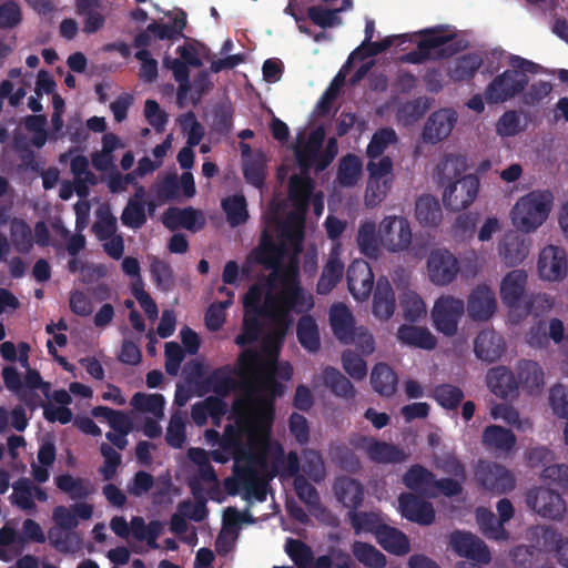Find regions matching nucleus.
Wrapping results in <instances>:
<instances>
[{
    "label": "nucleus",
    "mask_w": 568,
    "mask_h": 568,
    "mask_svg": "<svg viewBox=\"0 0 568 568\" xmlns=\"http://www.w3.org/2000/svg\"><path fill=\"white\" fill-rule=\"evenodd\" d=\"M403 316L408 322H417L426 315V305L423 298L413 291L404 292L399 298Z\"/></svg>",
    "instance_id": "obj_53"
},
{
    "label": "nucleus",
    "mask_w": 568,
    "mask_h": 568,
    "mask_svg": "<svg viewBox=\"0 0 568 568\" xmlns=\"http://www.w3.org/2000/svg\"><path fill=\"white\" fill-rule=\"evenodd\" d=\"M429 280L437 286L450 284L458 275V258L446 248L433 250L427 260Z\"/></svg>",
    "instance_id": "obj_11"
},
{
    "label": "nucleus",
    "mask_w": 568,
    "mask_h": 568,
    "mask_svg": "<svg viewBox=\"0 0 568 568\" xmlns=\"http://www.w3.org/2000/svg\"><path fill=\"white\" fill-rule=\"evenodd\" d=\"M324 385L337 397L353 399L356 390L351 381L337 368L327 366L323 371Z\"/></svg>",
    "instance_id": "obj_42"
},
{
    "label": "nucleus",
    "mask_w": 568,
    "mask_h": 568,
    "mask_svg": "<svg viewBox=\"0 0 568 568\" xmlns=\"http://www.w3.org/2000/svg\"><path fill=\"white\" fill-rule=\"evenodd\" d=\"M449 545L459 556L481 564H488L491 559L486 544L471 532L456 530L450 534Z\"/></svg>",
    "instance_id": "obj_17"
},
{
    "label": "nucleus",
    "mask_w": 568,
    "mask_h": 568,
    "mask_svg": "<svg viewBox=\"0 0 568 568\" xmlns=\"http://www.w3.org/2000/svg\"><path fill=\"white\" fill-rule=\"evenodd\" d=\"M476 477L480 485L493 493L505 494L515 488L514 475L497 463H483L479 465Z\"/></svg>",
    "instance_id": "obj_14"
},
{
    "label": "nucleus",
    "mask_w": 568,
    "mask_h": 568,
    "mask_svg": "<svg viewBox=\"0 0 568 568\" xmlns=\"http://www.w3.org/2000/svg\"><path fill=\"white\" fill-rule=\"evenodd\" d=\"M296 337L301 346L308 353H316L321 348L318 325L312 315L304 313L298 318Z\"/></svg>",
    "instance_id": "obj_35"
},
{
    "label": "nucleus",
    "mask_w": 568,
    "mask_h": 568,
    "mask_svg": "<svg viewBox=\"0 0 568 568\" xmlns=\"http://www.w3.org/2000/svg\"><path fill=\"white\" fill-rule=\"evenodd\" d=\"M329 324L334 336L342 343L347 344L348 336L354 333L355 321L349 308L342 304H334L329 310Z\"/></svg>",
    "instance_id": "obj_32"
},
{
    "label": "nucleus",
    "mask_w": 568,
    "mask_h": 568,
    "mask_svg": "<svg viewBox=\"0 0 568 568\" xmlns=\"http://www.w3.org/2000/svg\"><path fill=\"white\" fill-rule=\"evenodd\" d=\"M479 190V179L474 174L463 175L446 185L443 202L447 210L458 212L468 207L476 199Z\"/></svg>",
    "instance_id": "obj_10"
},
{
    "label": "nucleus",
    "mask_w": 568,
    "mask_h": 568,
    "mask_svg": "<svg viewBox=\"0 0 568 568\" xmlns=\"http://www.w3.org/2000/svg\"><path fill=\"white\" fill-rule=\"evenodd\" d=\"M483 444L495 450L509 452L516 444L513 430L498 425H490L483 432Z\"/></svg>",
    "instance_id": "obj_40"
},
{
    "label": "nucleus",
    "mask_w": 568,
    "mask_h": 568,
    "mask_svg": "<svg viewBox=\"0 0 568 568\" xmlns=\"http://www.w3.org/2000/svg\"><path fill=\"white\" fill-rule=\"evenodd\" d=\"M381 244L392 253L408 251L413 233L408 220L404 216H386L378 230Z\"/></svg>",
    "instance_id": "obj_6"
},
{
    "label": "nucleus",
    "mask_w": 568,
    "mask_h": 568,
    "mask_svg": "<svg viewBox=\"0 0 568 568\" xmlns=\"http://www.w3.org/2000/svg\"><path fill=\"white\" fill-rule=\"evenodd\" d=\"M415 217L422 226H437L443 217L438 200L430 194L418 196L415 203Z\"/></svg>",
    "instance_id": "obj_36"
},
{
    "label": "nucleus",
    "mask_w": 568,
    "mask_h": 568,
    "mask_svg": "<svg viewBox=\"0 0 568 568\" xmlns=\"http://www.w3.org/2000/svg\"><path fill=\"white\" fill-rule=\"evenodd\" d=\"M347 286L351 294L358 301L367 298L373 290L374 275L367 262L355 260L346 272Z\"/></svg>",
    "instance_id": "obj_20"
},
{
    "label": "nucleus",
    "mask_w": 568,
    "mask_h": 568,
    "mask_svg": "<svg viewBox=\"0 0 568 568\" xmlns=\"http://www.w3.org/2000/svg\"><path fill=\"white\" fill-rule=\"evenodd\" d=\"M466 170V160L462 155L447 154L436 166V175L440 185H448L460 179Z\"/></svg>",
    "instance_id": "obj_41"
},
{
    "label": "nucleus",
    "mask_w": 568,
    "mask_h": 568,
    "mask_svg": "<svg viewBox=\"0 0 568 568\" xmlns=\"http://www.w3.org/2000/svg\"><path fill=\"white\" fill-rule=\"evenodd\" d=\"M278 283L280 288L267 292L271 306L270 321L274 324V336L282 342L293 324L292 312L308 313L314 307L313 296L301 285L300 268L296 262L285 265L280 273H271L267 278L270 287Z\"/></svg>",
    "instance_id": "obj_3"
},
{
    "label": "nucleus",
    "mask_w": 568,
    "mask_h": 568,
    "mask_svg": "<svg viewBox=\"0 0 568 568\" xmlns=\"http://www.w3.org/2000/svg\"><path fill=\"white\" fill-rule=\"evenodd\" d=\"M549 405L552 413L568 420V387L556 384L549 392Z\"/></svg>",
    "instance_id": "obj_64"
},
{
    "label": "nucleus",
    "mask_w": 568,
    "mask_h": 568,
    "mask_svg": "<svg viewBox=\"0 0 568 568\" xmlns=\"http://www.w3.org/2000/svg\"><path fill=\"white\" fill-rule=\"evenodd\" d=\"M344 274L343 262L335 256H331L322 270V274L316 284V292L326 295L341 282Z\"/></svg>",
    "instance_id": "obj_43"
},
{
    "label": "nucleus",
    "mask_w": 568,
    "mask_h": 568,
    "mask_svg": "<svg viewBox=\"0 0 568 568\" xmlns=\"http://www.w3.org/2000/svg\"><path fill=\"white\" fill-rule=\"evenodd\" d=\"M518 384L524 389L534 392L544 385V371L541 366L531 359H523L517 365Z\"/></svg>",
    "instance_id": "obj_44"
},
{
    "label": "nucleus",
    "mask_w": 568,
    "mask_h": 568,
    "mask_svg": "<svg viewBox=\"0 0 568 568\" xmlns=\"http://www.w3.org/2000/svg\"><path fill=\"white\" fill-rule=\"evenodd\" d=\"M530 246L531 240L528 236L517 231H509L498 243V254L506 266L515 267L527 258Z\"/></svg>",
    "instance_id": "obj_15"
},
{
    "label": "nucleus",
    "mask_w": 568,
    "mask_h": 568,
    "mask_svg": "<svg viewBox=\"0 0 568 568\" xmlns=\"http://www.w3.org/2000/svg\"><path fill=\"white\" fill-rule=\"evenodd\" d=\"M307 212H290L280 225V236L287 241L295 250L300 251L305 236V216Z\"/></svg>",
    "instance_id": "obj_33"
},
{
    "label": "nucleus",
    "mask_w": 568,
    "mask_h": 568,
    "mask_svg": "<svg viewBox=\"0 0 568 568\" xmlns=\"http://www.w3.org/2000/svg\"><path fill=\"white\" fill-rule=\"evenodd\" d=\"M362 161L352 153L346 154L339 161L337 170V181L344 187L354 186L362 174Z\"/></svg>",
    "instance_id": "obj_48"
},
{
    "label": "nucleus",
    "mask_w": 568,
    "mask_h": 568,
    "mask_svg": "<svg viewBox=\"0 0 568 568\" xmlns=\"http://www.w3.org/2000/svg\"><path fill=\"white\" fill-rule=\"evenodd\" d=\"M371 383L376 393L390 397L397 389L398 377L387 364L377 363L373 367Z\"/></svg>",
    "instance_id": "obj_37"
},
{
    "label": "nucleus",
    "mask_w": 568,
    "mask_h": 568,
    "mask_svg": "<svg viewBox=\"0 0 568 568\" xmlns=\"http://www.w3.org/2000/svg\"><path fill=\"white\" fill-rule=\"evenodd\" d=\"M354 445L365 450L368 458L377 464H398L405 462L408 457L399 446L377 440L374 437L361 436Z\"/></svg>",
    "instance_id": "obj_13"
},
{
    "label": "nucleus",
    "mask_w": 568,
    "mask_h": 568,
    "mask_svg": "<svg viewBox=\"0 0 568 568\" xmlns=\"http://www.w3.org/2000/svg\"><path fill=\"white\" fill-rule=\"evenodd\" d=\"M262 354L255 348H246L240 353L235 366L230 364L214 368L200 384L205 393H214L226 397L233 390H243V396L233 404V410L241 416L253 414L254 381L252 376L262 368Z\"/></svg>",
    "instance_id": "obj_2"
},
{
    "label": "nucleus",
    "mask_w": 568,
    "mask_h": 568,
    "mask_svg": "<svg viewBox=\"0 0 568 568\" xmlns=\"http://www.w3.org/2000/svg\"><path fill=\"white\" fill-rule=\"evenodd\" d=\"M285 551L297 568H313L314 552L304 541L287 538Z\"/></svg>",
    "instance_id": "obj_52"
},
{
    "label": "nucleus",
    "mask_w": 568,
    "mask_h": 568,
    "mask_svg": "<svg viewBox=\"0 0 568 568\" xmlns=\"http://www.w3.org/2000/svg\"><path fill=\"white\" fill-rule=\"evenodd\" d=\"M10 233L18 252L28 253L32 248V231L24 220L14 219L11 223Z\"/></svg>",
    "instance_id": "obj_59"
},
{
    "label": "nucleus",
    "mask_w": 568,
    "mask_h": 568,
    "mask_svg": "<svg viewBox=\"0 0 568 568\" xmlns=\"http://www.w3.org/2000/svg\"><path fill=\"white\" fill-rule=\"evenodd\" d=\"M398 339L406 345L430 351L436 347L437 341L425 327L402 325L397 332Z\"/></svg>",
    "instance_id": "obj_39"
},
{
    "label": "nucleus",
    "mask_w": 568,
    "mask_h": 568,
    "mask_svg": "<svg viewBox=\"0 0 568 568\" xmlns=\"http://www.w3.org/2000/svg\"><path fill=\"white\" fill-rule=\"evenodd\" d=\"M260 317H263V315H255V313L245 312L242 333L235 337L236 345L245 346L258 339L262 332Z\"/></svg>",
    "instance_id": "obj_60"
},
{
    "label": "nucleus",
    "mask_w": 568,
    "mask_h": 568,
    "mask_svg": "<svg viewBox=\"0 0 568 568\" xmlns=\"http://www.w3.org/2000/svg\"><path fill=\"white\" fill-rule=\"evenodd\" d=\"M324 138V130L318 128L310 134L307 142L303 146L295 150L296 161L302 171L301 173L310 174V170L313 166L316 168L318 152L322 149Z\"/></svg>",
    "instance_id": "obj_31"
},
{
    "label": "nucleus",
    "mask_w": 568,
    "mask_h": 568,
    "mask_svg": "<svg viewBox=\"0 0 568 568\" xmlns=\"http://www.w3.org/2000/svg\"><path fill=\"white\" fill-rule=\"evenodd\" d=\"M243 175L246 183L261 189L265 182V159L258 153L243 160Z\"/></svg>",
    "instance_id": "obj_54"
},
{
    "label": "nucleus",
    "mask_w": 568,
    "mask_h": 568,
    "mask_svg": "<svg viewBox=\"0 0 568 568\" xmlns=\"http://www.w3.org/2000/svg\"><path fill=\"white\" fill-rule=\"evenodd\" d=\"M538 273L547 281H560L567 275V254L556 245L545 246L538 257Z\"/></svg>",
    "instance_id": "obj_18"
},
{
    "label": "nucleus",
    "mask_w": 568,
    "mask_h": 568,
    "mask_svg": "<svg viewBox=\"0 0 568 568\" xmlns=\"http://www.w3.org/2000/svg\"><path fill=\"white\" fill-rule=\"evenodd\" d=\"M57 487L68 494L72 500L85 499L94 493V487L89 479L62 474L54 479Z\"/></svg>",
    "instance_id": "obj_38"
},
{
    "label": "nucleus",
    "mask_w": 568,
    "mask_h": 568,
    "mask_svg": "<svg viewBox=\"0 0 568 568\" xmlns=\"http://www.w3.org/2000/svg\"><path fill=\"white\" fill-rule=\"evenodd\" d=\"M496 307L495 293L485 284L477 285L468 296L467 312L475 321H487L495 313Z\"/></svg>",
    "instance_id": "obj_21"
},
{
    "label": "nucleus",
    "mask_w": 568,
    "mask_h": 568,
    "mask_svg": "<svg viewBox=\"0 0 568 568\" xmlns=\"http://www.w3.org/2000/svg\"><path fill=\"white\" fill-rule=\"evenodd\" d=\"M422 39L417 43V49L412 50L400 57V61L412 64H420L432 58V52L436 51L437 58H449L466 48L462 40L454 41L455 36L444 34L437 29H427L420 31Z\"/></svg>",
    "instance_id": "obj_5"
},
{
    "label": "nucleus",
    "mask_w": 568,
    "mask_h": 568,
    "mask_svg": "<svg viewBox=\"0 0 568 568\" xmlns=\"http://www.w3.org/2000/svg\"><path fill=\"white\" fill-rule=\"evenodd\" d=\"M423 497L413 493H402L398 497V508L407 520L428 526L434 523L436 514L433 504Z\"/></svg>",
    "instance_id": "obj_16"
},
{
    "label": "nucleus",
    "mask_w": 568,
    "mask_h": 568,
    "mask_svg": "<svg viewBox=\"0 0 568 568\" xmlns=\"http://www.w3.org/2000/svg\"><path fill=\"white\" fill-rule=\"evenodd\" d=\"M464 397L463 389L453 384L443 383L436 385L433 389V398L440 407L447 410H456Z\"/></svg>",
    "instance_id": "obj_51"
},
{
    "label": "nucleus",
    "mask_w": 568,
    "mask_h": 568,
    "mask_svg": "<svg viewBox=\"0 0 568 568\" xmlns=\"http://www.w3.org/2000/svg\"><path fill=\"white\" fill-rule=\"evenodd\" d=\"M526 504L536 514L550 519H560L566 511L561 495L549 488L535 487L526 494Z\"/></svg>",
    "instance_id": "obj_12"
},
{
    "label": "nucleus",
    "mask_w": 568,
    "mask_h": 568,
    "mask_svg": "<svg viewBox=\"0 0 568 568\" xmlns=\"http://www.w3.org/2000/svg\"><path fill=\"white\" fill-rule=\"evenodd\" d=\"M98 8V0H77V13L84 17L83 32L87 34L95 33L104 26L105 19Z\"/></svg>",
    "instance_id": "obj_45"
},
{
    "label": "nucleus",
    "mask_w": 568,
    "mask_h": 568,
    "mask_svg": "<svg viewBox=\"0 0 568 568\" xmlns=\"http://www.w3.org/2000/svg\"><path fill=\"white\" fill-rule=\"evenodd\" d=\"M436 476L433 471L420 464L412 465L403 475V484L409 490L417 495L436 498L437 491H434Z\"/></svg>",
    "instance_id": "obj_25"
},
{
    "label": "nucleus",
    "mask_w": 568,
    "mask_h": 568,
    "mask_svg": "<svg viewBox=\"0 0 568 568\" xmlns=\"http://www.w3.org/2000/svg\"><path fill=\"white\" fill-rule=\"evenodd\" d=\"M263 291L257 284L250 286L244 295L243 305L247 313H255V315H263L270 320L271 306L267 302V293L265 294L264 302L262 303Z\"/></svg>",
    "instance_id": "obj_55"
},
{
    "label": "nucleus",
    "mask_w": 568,
    "mask_h": 568,
    "mask_svg": "<svg viewBox=\"0 0 568 568\" xmlns=\"http://www.w3.org/2000/svg\"><path fill=\"white\" fill-rule=\"evenodd\" d=\"M98 220L92 225V231L100 241H108L116 235L118 221L109 207L99 209L97 211Z\"/></svg>",
    "instance_id": "obj_58"
},
{
    "label": "nucleus",
    "mask_w": 568,
    "mask_h": 568,
    "mask_svg": "<svg viewBox=\"0 0 568 568\" xmlns=\"http://www.w3.org/2000/svg\"><path fill=\"white\" fill-rule=\"evenodd\" d=\"M263 367L252 376L254 381L253 414L241 416L236 424L250 442L257 437L267 439L275 417V402L284 394V386L276 381H290L293 367L288 362L277 363L276 356L265 358L262 355Z\"/></svg>",
    "instance_id": "obj_1"
},
{
    "label": "nucleus",
    "mask_w": 568,
    "mask_h": 568,
    "mask_svg": "<svg viewBox=\"0 0 568 568\" xmlns=\"http://www.w3.org/2000/svg\"><path fill=\"white\" fill-rule=\"evenodd\" d=\"M483 63L484 60L479 53H465L452 61L447 74L454 82H468L474 79Z\"/></svg>",
    "instance_id": "obj_29"
},
{
    "label": "nucleus",
    "mask_w": 568,
    "mask_h": 568,
    "mask_svg": "<svg viewBox=\"0 0 568 568\" xmlns=\"http://www.w3.org/2000/svg\"><path fill=\"white\" fill-rule=\"evenodd\" d=\"M487 385L491 393L503 399L518 396V381L514 373L505 367H493L487 373Z\"/></svg>",
    "instance_id": "obj_26"
},
{
    "label": "nucleus",
    "mask_w": 568,
    "mask_h": 568,
    "mask_svg": "<svg viewBox=\"0 0 568 568\" xmlns=\"http://www.w3.org/2000/svg\"><path fill=\"white\" fill-rule=\"evenodd\" d=\"M283 256L284 248L274 242L267 231H264L258 245L248 254L247 262L272 270L271 273H280L284 267L281 264Z\"/></svg>",
    "instance_id": "obj_19"
},
{
    "label": "nucleus",
    "mask_w": 568,
    "mask_h": 568,
    "mask_svg": "<svg viewBox=\"0 0 568 568\" xmlns=\"http://www.w3.org/2000/svg\"><path fill=\"white\" fill-rule=\"evenodd\" d=\"M378 161L369 159L366 170L368 182L366 189L367 204L379 203L390 190L393 184V161L389 156L378 158Z\"/></svg>",
    "instance_id": "obj_8"
},
{
    "label": "nucleus",
    "mask_w": 568,
    "mask_h": 568,
    "mask_svg": "<svg viewBox=\"0 0 568 568\" xmlns=\"http://www.w3.org/2000/svg\"><path fill=\"white\" fill-rule=\"evenodd\" d=\"M528 84V77L519 70L508 69L498 74L487 85L485 99L489 104H498L521 93Z\"/></svg>",
    "instance_id": "obj_7"
},
{
    "label": "nucleus",
    "mask_w": 568,
    "mask_h": 568,
    "mask_svg": "<svg viewBox=\"0 0 568 568\" xmlns=\"http://www.w3.org/2000/svg\"><path fill=\"white\" fill-rule=\"evenodd\" d=\"M464 312L465 304L463 300L453 296L439 297L432 310L435 328L445 336L455 335Z\"/></svg>",
    "instance_id": "obj_9"
},
{
    "label": "nucleus",
    "mask_w": 568,
    "mask_h": 568,
    "mask_svg": "<svg viewBox=\"0 0 568 568\" xmlns=\"http://www.w3.org/2000/svg\"><path fill=\"white\" fill-rule=\"evenodd\" d=\"M376 540L383 549L393 555L403 556L410 550L407 536L399 529L386 524L378 529Z\"/></svg>",
    "instance_id": "obj_34"
},
{
    "label": "nucleus",
    "mask_w": 568,
    "mask_h": 568,
    "mask_svg": "<svg viewBox=\"0 0 568 568\" xmlns=\"http://www.w3.org/2000/svg\"><path fill=\"white\" fill-rule=\"evenodd\" d=\"M456 121V113L450 109H440L433 112L425 123L423 139L433 144L446 139Z\"/></svg>",
    "instance_id": "obj_22"
},
{
    "label": "nucleus",
    "mask_w": 568,
    "mask_h": 568,
    "mask_svg": "<svg viewBox=\"0 0 568 568\" xmlns=\"http://www.w3.org/2000/svg\"><path fill=\"white\" fill-rule=\"evenodd\" d=\"M527 273L523 270H513L507 273L500 284L501 302L511 310H519L525 296Z\"/></svg>",
    "instance_id": "obj_24"
},
{
    "label": "nucleus",
    "mask_w": 568,
    "mask_h": 568,
    "mask_svg": "<svg viewBox=\"0 0 568 568\" xmlns=\"http://www.w3.org/2000/svg\"><path fill=\"white\" fill-rule=\"evenodd\" d=\"M333 491L337 501L348 508L349 511L357 510L364 501V486L359 480L346 475L334 480Z\"/></svg>",
    "instance_id": "obj_23"
},
{
    "label": "nucleus",
    "mask_w": 568,
    "mask_h": 568,
    "mask_svg": "<svg viewBox=\"0 0 568 568\" xmlns=\"http://www.w3.org/2000/svg\"><path fill=\"white\" fill-rule=\"evenodd\" d=\"M477 523L483 535L489 539L500 540L507 538L504 524L495 516V514L486 508H477Z\"/></svg>",
    "instance_id": "obj_50"
},
{
    "label": "nucleus",
    "mask_w": 568,
    "mask_h": 568,
    "mask_svg": "<svg viewBox=\"0 0 568 568\" xmlns=\"http://www.w3.org/2000/svg\"><path fill=\"white\" fill-rule=\"evenodd\" d=\"M221 206L226 214V221L232 226H239L248 219L247 204L244 195L235 194L221 201Z\"/></svg>",
    "instance_id": "obj_47"
},
{
    "label": "nucleus",
    "mask_w": 568,
    "mask_h": 568,
    "mask_svg": "<svg viewBox=\"0 0 568 568\" xmlns=\"http://www.w3.org/2000/svg\"><path fill=\"white\" fill-rule=\"evenodd\" d=\"M397 141L396 132L392 128L378 129L372 136L366 154L369 159L375 160L382 156L385 150Z\"/></svg>",
    "instance_id": "obj_56"
},
{
    "label": "nucleus",
    "mask_w": 568,
    "mask_h": 568,
    "mask_svg": "<svg viewBox=\"0 0 568 568\" xmlns=\"http://www.w3.org/2000/svg\"><path fill=\"white\" fill-rule=\"evenodd\" d=\"M131 405L139 412L161 416L163 415L165 399L161 394H145L139 392L132 396Z\"/></svg>",
    "instance_id": "obj_57"
},
{
    "label": "nucleus",
    "mask_w": 568,
    "mask_h": 568,
    "mask_svg": "<svg viewBox=\"0 0 568 568\" xmlns=\"http://www.w3.org/2000/svg\"><path fill=\"white\" fill-rule=\"evenodd\" d=\"M150 272L156 286L162 291H170L174 283L173 270L171 265L160 258L154 257L150 264Z\"/></svg>",
    "instance_id": "obj_63"
},
{
    "label": "nucleus",
    "mask_w": 568,
    "mask_h": 568,
    "mask_svg": "<svg viewBox=\"0 0 568 568\" xmlns=\"http://www.w3.org/2000/svg\"><path fill=\"white\" fill-rule=\"evenodd\" d=\"M348 518L356 534L362 530L377 535L378 529L384 525L375 513L348 511Z\"/></svg>",
    "instance_id": "obj_62"
},
{
    "label": "nucleus",
    "mask_w": 568,
    "mask_h": 568,
    "mask_svg": "<svg viewBox=\"0 0 568 568\" xmlns=\"http://www.w3.org/2000/svg\"><path fill=\"white\" fill-rule=\"evenodd\" d=\"M549 191H532L521 196L511 211V220L523 232L537 230L548 217L552 205Z\"/></svg>",
    "instance_id": "obj_4"
},
{
    "label": "nucleus",
    "mask_w": 568,
    "mask_h": 568,
    "mask_svg": "<svg viewBox=\"0 0 568 568\" xmlns=\"http://www.w3.org/2000/svg\"><path fill=\"white\" fill-rule=\"evenodd\" d=\"M504 351V339L495 331L484 329L474 341V352L481 361L493 363L501 356Z\"/></svg>",
    "instance_id": "obj_28"
},
{
    "label": "nucleus",
    "mask_w": 568,
    "mask_h": 568,
    "mask_svg": "<svg viewBox=\"0 0 568 568\" xmlns=\"http://www.w3.org/2000/svg\"><path fill=\"white\" fill-rule=\"evenodd\" d=\"M303 471L315 483H321L325 477V465L320 452L307 449L303 454Z\"/></svg>",
    "instance_id": "obj_61"
},
{
    "label": "nucleus",
    "mask_w": 568,
    "mask_h": 568,
    "mask_svg": "<svg viewBox=\"0 0 568 568\" xmlns=\"http://www.w3.org/2000/svg\"><path fill=\"white\" fill-rule=\"evenodd\" d=\"M396 300L387 278H379L373 295V314L379 320H388L395 312Z\"/></svg>",
    "instance_id": "obj_30"
},
{
    "label": "nucleus",
    "mask_w": 568,
    "mask_h": 568,
    "mask_svg": "<svg viewBox=\"0 0 568 568\" xmlns=\"http://www.w3.org/2000/svg\"><path fill=\"white\" fill-rule=\"evenodd\" d=\"M356 241L361 253L371 258L376 260L379 255V244L376 234V226L373 222L361 224Z\"/></svg>",
    "instance_id": "obj_49"
},
{
    "label": "nucleus",
    "mask_w": 568,
    "mask_h": 568,
    "mask_svg": "<svg viewBox=\"0 0 568 568\" xmlns=\"http://www.w3.org/2000/svg\"><path fill=\"white\" fill-rule=\"evenodd\" d=\"M352 552L366 568H384L387 564L386 556L368 542L354 541Z\"/></svg>",
    "instance_id": "obj_46"
},
{
    "label": "nucleus",
    "mask_w": 568,
    "mask_h": 568,
    "mask_svg": "<svg viewBox=\"0 0 568 568\" xmlns=\"http://www.w3.org/2000/svg\"><path fill=\"white\" fill-rule=\"evenodd\" d=\"M315 182L307 173L293 174L288 181V199L296 211L307 212Z\"/></svg>",
    "instance_id": "obj_27"
}]
</instances>
